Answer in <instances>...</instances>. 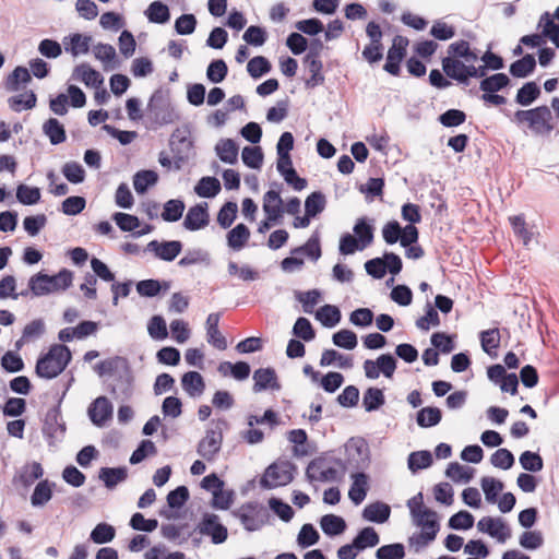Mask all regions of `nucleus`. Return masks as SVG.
Here are the masks:
<instances>
[{"label":"nucleus","mask_w":559,"mask_h":559,"mask_svg":"<svg viewBox=\"0 0 559 559\" xmlns=\"http://www.w3.org/2000/svg\"><path fill=\"white\" fill-rule=\"evenodd\" d=\"M479 56L465 40L452 43L448 47V56L442 59L444 73L460 82L467 83L471 78L485 76V67H477Z\"/></svg>","instance_id":"f257e3e1"},{"label":"nucleus","mask_w":559,"mask_h":559,"mask_svg":"<svg viewBox=\"0 0 559 559\" xmlns=\"http://www.w3.org/2000/svg\"><path fill=\"white\" fill-rule=\"evenodd\" d=\"M406 504L413 524L420 528V532L412 535L408 542L412 547L419 550L436 539L440 531L439 515L436 511L424 504V496L421 492L408 499Z\"/></svg>","instance_id":"f03ea898"},{"label":"nucleus","mask_w":559,"mask_h":559,"mask_svg":"<svg viewBox=\"0 0 559 559\" xmlns=\"http://www.w3.org/2000/svg\"><path fill=\"white\" fill-rule=\"evenodd\" d=\"M73 283V272L60 270L55 275L38 272L28 280L27 288L21 292L22 297H43L67 290Z\"/></svg>","instance_id":"7ed1b4c3"},{"label":"nucleus","mask_w":559,"mask_h":559,"mask_svg":"<svg viewBox=\"0 0 559 559\" xmlns=\"http://www.w3.org/2000/svg\"><path fill=\"white\" fill-rule=\"evenodd\" d=\"M511 121L520 129L534 135L548 134L554 129L552 115L547 106L518 110L511 117Z\"/></svg>","instance_id":"20e7f679"},{"label":"nucleus","mask_w":559,"mask_h":559,"mask_svg":"<svg viewBox=\"0 0 559 559\" xmlns=\"http://www.w3.org/2000/svg\"><path fill=\"white\" fill-rule=\"evenodd\" d=\"M71 353L64 345H53L49 352L38 359L36 373L40 378L52 379L60 374L68 366Z\"/></svg>","instance_id":"39448f33"},{"label":"nucleus","mask_w":559,"mask_h":559,"mask_svg":"<svg viewBox=\"0 0 559 559\" xmlns=\"http://www.w3.org/2000/svg\"><path fill=\"white\" fill-rule=\"evenodd\" d=\"M169 145L174 155V169L180 170L194 155L190 130L188 128L176 129L170 136Z\"/></svg>","instance_id":"423d86ee"},{"label":"nucleus","mask_w":559,"mask_h":559,"mask_svg":"<svg viewBox=\"0 0 559 559\" xmlns=\"http://www.w3.org/2000/svg\"><path fill=\"white\" fill-rule=\"evenodd\" d=\"M306 476L310 483H334L342 478V471L338 462L318 457L308 464Z\"/></svg>","instance_id":"0eeeda50"},{"label":"nucleus","mask_w":559,"mask_h":559,"mask_svg":"<svg viewBox=\"0 0 559 559\" xmlns=\"http://www.w3.org/2000/svg\"><path fill=\"white\" fill-rule=\"evenodd\" d=\"M248 532L261 530L269 521L267 511L257 503H246L233 512Z\"/></svg>","instance_id":"6e6552de"},{"label":"nucleus","mask_w":559,"mask_h":559,"mask_svg":"<svg viewBox=\"0 0 559 559\" xmlns=\"http://www.w3.org/2000/svg\"><path fill=\"white\" fill-rule=\"evenodd\" d=\"M294 471L295 466L288 461L275 462L265 469L261 486L267 489L285 486L293 480Z\"/></svg>","instance_id":"1a4fd4ad"},{"label":"nucleus","mask_w":559,"mask_h":559,"mask_svg":"<svg viewBox=\"0 0 559 559\" xmlns=\"http://www.w3.org/2000/svg\"><path fill=\"white\" fill-rule=\"evenodd\" d=\"M477 530L503 544L511 537V531L501 518L484 516L477 522Z\"/></svg>","instance_id":"9d476101"},{"label":"nucleus","mask_w":559,"mask_h":559,"mask_svg":"<svg viewBox=\"0 0 559 559\" xmlns=\"http://www.w3.org/2000/svg\"><path fill=\"white\" fill-rule=\"evenodd\" d=\"M223 433L219 429H207L205 436L199 441L197 452L204 460L212 462L222 449Z\"/></svg>","instance_id":"9b49d317"},{"label":"nucleus","mask_w":559,"mask_h":559,"mask_svg":"<svg viewBox=\"0 0 559 559\" xmlns=\"http://www.w3.org/2000/svg\"><path fill=\"white\" fill-rule=\"evenodd\" d=\"M408 39L404 36L396 35L393 38L392 47L388 51L384 70L392 75L400 73V63L405 57Z\"/></svg>","instance_id":"f8f14e48"},{"label":"nucleus","mask_w":559,"mask_h":559,"mask_svg":"<svg viewBox=\"0 0 559 559\" xmlns=\"http://www.w3.org/2000/svg\"><path fill=\"white\" fill-rule=\"evenodd\" d=\"M198 530L200 534L210 536L213 544H222L227 539V528L219 523L215 514H206Z\"/></svg>","instance_id":"ddd939ff"},{"label":"nucleus","mask_w":559,"mask_h":559,"mask_svg":"<svg viewBox=\"0 0 559 559\" xmlns=\"http://www.w3.org/2000/svg\"><path fill=\"white\" fill-rule=\"evenodd\" d=\"M87 414L95 426L103 427L112 417V404L106 396H99L90 405Z\"/></svg>","instance_id":"4468645a"},{"label":"nucleus","mask_w":559,"mask_h":559,"mask_svg":"<svg viewBox=\"0 0 559 559\" xmlns=\"http://www.w3.org/2000/svg\"><path fill=\"white\" fill-rule=\"evenodd\" d=\"M253 391L257 393L265 390L278 391L281 389L276 372L273 368L257 369L253 372Z\"/></svg>","instance_id":"2eb2a0df"},{"label":"nucleus","mask_w":559,"mask_h":559,"mask_svg":"<svg viewBox=\"0 0 559 559\" xmlns=\"http://www.w3.org/2000/svg\"><path fill=\"white\" fill-rule=\"evenodd\" d=\"M209 213L207 203L197 204L188 210L183 226L188 230H199L207 226Z\"/></svg>","instance_id":"dca6fc26"},{"label":"nucleus","mask_w":559,"mask_h":559,"mask_svg":"<svg viewBox=\"0 0 559 559\" xmlns=\"http://www.w3.org/2000/svg\"><path fill=\"white\" fill-rule=\"evenodd\" d=\"M182 245L178 240L163 241L152 240L147 245V250L164 261H173L180 253Z\"/></svg>","instance_id":"f3484780"},{"label":"nucleus","mask_w":559,"mask_h":559,"mask_svg":"<svg viewBox=\"0 0 559 559\" xmlns=\"http://www.w3.org/2000/svg\"><path fill=\"white\" fill-rule=\"evenodd\" d=\"M352 485L348 490V498L355 506H359L369 490V477L365 473H354L350 475Z\"/></svg>","instance_id":"a211bd4d"},{"label":"nucleus","mask_w":559,"mask_h":559,"mask_svg":"<svg viewBox=\"0 0 559 559\" xmlns=\"http://www.w3.org/2000/svg\"><path fill=\"white\" fill-rule=\"evenodd\" d=\"M219 313H210L206 318V341L219 350L227 348V341L218 329Z\"/></svg>","instance_id":"6ab92c4d"},{"label":"nucleus","mask_w":559,"mask_h":559,"mask_svg":"<svg viewBox=\"0 0 559 559\" xmlns=\"http://www.w3.org/2000/svg\"><path fill=\"white\" fill-rule=\"evenodd\" d=\"M263 212L265 216H270V221H281L283 217V200L280 192L276 190H269L263 195Z\"/></svg>","instance_id":"aec40b11"},{"label":"nucleus","mask_w":559,"mask_h":559,"mask_svg":"<svg viewBox=\"0 0 559 559\" xmlns=\"http://www.w3.org/2000/svg\"><path fill=\"white\" fill-rule=\"evenodd\" d=\"M92 37L82 34H72L63 38L64 50L73 57L85 55L90 50Z\"/></svg>","instance_id":"412c9836"},{"label":"nucleus","mask_w":559,"mask_h":559,"mask_svg":"<svg viewBox=\"0 0 559 559\" xmlns=\"http://www.w3.org/2000/svg\"><path fill=\"white\" fill-rule=\"evenodd\" d=\"M181 386L190 397H199L205 390V382L199 372L188 371L181 377Z\"/></svg>","instance_id":"4be33fe9"},{"label":"nucleus","mask_w":559,"mask_h":559,"mask_svg":"<svg viewBox=\"0 0 559 559\" xmlns=\"http://www.w3.org/2000/svg\"><path fill=\"white\" fill-rule=\"evenodd\" d=\"M73 78L83 82L86 86L95 88L99 87L104 82L102 74L87 63L76 66L73 71Z\"/></svg>","instance_id":"5701e85b"},{"label":"nucleus","mask_w":559,"mask_h":559,"mask_svg":"<svg viewBox=\"0 0 559 559\" xmlns=\"http://www.w3.org/2000/svg\"><path fill=\"white\" fill-rule=\"evenodd\" d=\"M55 483L43 479L34 488L31 496V504L34 508H41L46 506L52 498Z\"/></svg>","instance_id":"b1692460"},{"label":"nucleus","mask_w":559,"mask_h":559,"mask_svg":"<svg viewBox=\"0 0 559 559\" xmlns=\"http://www.w3.org/2000/svg\"><path fill=\"white\" fill-rule=\"evenodd\" d=\"M390 506L380 501L366 506L362 511V518L366 521L379 524L386 522L390 518Z\"/></svg>","instance_id":"393cba45"},{"label":"nucleus","mask_w":559,"mask_h":559,"mask_svg":"<svg viewBox=\"0 0 559 559\" xmlns=\"http://www.w3.org/2000/svg\"><path fill=\"white\" fill-rule=\"evenodd\" d=\"M43 132L52 145L61 144L67 139L63 124L56 118H49L44 122Z\"/></svg>","instance_id":"a878e982"},{"label":"nucleus","mask_w":559,"mask_h":559,"mask_svg":"<svg viewBox=\"0 0 559 559\" xmlns=\"http://www.w3.org/2000/svg\"><path fill=\"white\" fill-rule=\"evenodd\" d=\"M250 238V230L245 224H238L227 234V243L235 251L241 250Z\"/></svg>","instance_id":"bb28decb"},{"label":"nucleus","mask_w":559,"mask_h":559,"mask_svg":"<svg viewBox=\"0 0 559 559\" xmlns=\"http://www.w3.org/2000/svg\"><path fill=\"white\" fill-rule=\"evenodd\" d=\"M320 365L322 367L336 365L338 368L349 369L353 367V358L335 349H325L321 355Z\"/></svg>","instance_id":"cd10ccee"},{"label":"nucleus","mask_w":559,"mask_h":559,"mask_svg":"<svg viewBox=\"0 0 559 559\" xmlns=\"http://www.w3.org/2000/svg\"><path fill=\"white\" fill-rule=\"evenodd\" d=\"M215 151L219 159L226 164H235L238 160V146L230 139L221 140Z\"/></svg>","instance_id":"c85d7f7f"},{"label":"nucleus","mask_w":559,"mask_h":559,"mask_svg":"<svg viewBox=\"0 0 559 559\" xmlns=\"http://www.w3.org/2000/svg\"><path fill=\"white\" fill-rule=\"evenodd\" d=\"M474 472L475 469L469 466L452 462L448 465L445 475L454 483L467 484L473 478Z\"/></svg>","instance_id":"c756f323"},{"label":"nucleus","mask_w":559,"mask_h":559,"mask_svg":"<svg viewBox=\"0 0 559 559\" xmlns=\"http://www.w3.org/2000/svg\"><path fill=\"white\" fill-rule=\"evenodd\" d=\"M341 311L336 306L324 305L316 312V319L325 328H334L341 321Z\"/></svg>","instance_id":"7c9ffc66"},{"label":"nucleus","mask_w":559,"mask_h":559,"mask_svg":"<svg viewBox=\"0 0 559 559\" xmlns=\"http://www.w3.org/2000/svg\"><path fill=\"white\" fill-rule=\"evenodd\" d=\"M99 479L104 481L108 489L115 488L118 484L122 483L127 478V469L124 467H103L99 471Z\"/></svg>","instance_id":"2f4dec72"},{"label":"nucleus","mask_w":559,"mask_h":559,"mask_svg":"<svg viewBox=\"0 0 559 559\" xmlns=\"http://www.w3.org/2000/svg\"><path fill=\"white\" fill-rule=\"evenodd\" d=\"M356 549L362 551L367 548L376 547L380 543V537L373 527L362 528L354 538Z\"/></svg>","instance_id":"473e14b6"},{"label":"nucleus","mask_w":559,"mask_h":559,"mask_svg":"<svg viewBox=\"0 0 559 559\" xmlns=\"http://www.w3.org/2000/svg\"><path fill=\"white\" fill-rule=\"evenodd\" d=\"M320 526L324 534L329 536H336L345 531L346 523L344 519L338 515L326 514L321 518Z\"/></svg>","instance_id":"72a5a7b5"},{"label":"nucleus","mask_w":559,"mask_h":559,"mask_svg":"<svg viewBox=\"0 0 559 559\" xmlns=\"http://www.w3.org/2000/svg\"><path fill=\"white\" fill-rule=\"evenodd\" d=\"M158 175L154 170H140L133 176V187L138 194H144L148 187L156 185Z\"/></svg>","instance_id":"f704fd0d"},{"label":"nucleus","mask_w":559,"mask_h":559,"mask_svg":"<svg viewBox=\"0 0 559 559\" xmlns=\"http://www.w3.org/2000/svg\"><path fill=\"white\" fill-rule=\"evenodd\" d=\"M221 191V182L215 177H203L194 187V192L201 198H214Z\"/></svg>","instance_id":"c9c22d12"},{"label":"nucleus","mask_w":559,"mask_h":559,"mask_svg":"<svg viewBox=\"0 0 559 559\" xmlns=\"http://www.w3.org/2000/svg\"><path fill=\"white\" fill-rule=\"evenodd\" d=\"M145 15L150 22L156 24H165L170 19L168 7L160 1L152 2L146 9Z\"/></svg>","instance_id":"e433bc0d"},{"label":"nucleus","mask_w":559,"mask_h":559,"mask_svg":"<svg viewBox=\"0 0 559 559\" xmlns=\"http://www.w3.org/2000/svg\"><path fill=\"white\" fill-rule=\"evenodd\" d=\"M326 200L322 192H312L305 201V212L308 217H316L325 209Z\"/></svg>","instance_id":"4c0bfd02"},{"label":"nucleus","mask_w":559,"mask_h":559,"mask_svg":"<svg viewBox=\"0 0 559 559\" xmlns=\"http://www.w3.org/2000/svg\"><path fill=\"white\" fill-rule=\"evenodd\" d=\"M94 56L103 63L105 70L115 68L116 50L111 45L98 44L94 47Z\"/></svg>","instance_id":"58836bf2"},{"label":"nucleus","mask_w":559,"mask_h":559,"mask_svg":"<svg viewBox=\"0 0 559 559\" xmlns=\"http://www.w3.org/2000/svg\"><path fill=\"white\" fill-rule=\"evenodd\" d=\"M116 536V530L108 523H98L90 534V538L95 544L110 543Z\"/></svg>","instance_id":"ea45409f"},{"label":"nucleus","mask_w":559,"mask_h":559,"mask_svg":"<svg viewBox=\"0 0 559 559\" xmlns=\"http://www.w3.org/2000/svg\"><path fill=\"white\" fill-rule=\"evenodd\" d=\"M432 464V455L429 451H416L408 455L407 465L412 473L428 468Z\"/></svg>","instance_id":"a19ab883"},{"label":"nucleus","mask_w":559,"mask_h":559,"mask_svg":"<svg viewBox=\"0 0 559 559\" xmlns=\"http://www.w3.org/2000/svg\"><path fill=\"white\" fill-rule=\"evenodd\" d=\"M355 237L360 241L361 247L367 248L373 240V227L367 223L366 218H358L354 225Z\"/></svg>","instance_id":"79ce46f5"},{"label":"nucleus","mask_w":559,"mask_h":559,"mask_svg":"<svg viewBox=\"0 0 559 559\" xmlns=\"http://www.w3.org/2000/svg\"><path fill=\"white\" fill-rule=\"evenodd\" d=\"M294 254L305 253L311 260L317 261L321 257V247H320V236L318 231H314L312 236L308 239V241L301 246L296 248L293 251Z\"/></svg>","instance_id":"37998d69"},{"label":"nucleus","mask_w":559,"mask_h":559,"mask_svg":"<svg viewBox=\"0 0 559 559\" xmlns=\"http://www.w3.org/2000/svg\"><path fill=\"white\" fill-rule=\"evenodd\" d=\"M44 475V469L38 462H32L22 467L20 480L24 486H31Z\"/></svg>","instance_id":"c03bdc74"},{"label":"nucleus","mask_w":559,"mask_h":559,"mask_svg":"<svg viewBox=\"0 0 559 559\" xmlns=\"http://www.w3.org/2000/svg\"><path fill=\"white\" fill-rule=\"evenodd\" d=\"M16 199L24 205H34L40 200V190L37 187L21 183L16 188Z\"/></svg>","instance_id":"a18cd8bd"},{"label":"nucleus","mask_w":559,"mask_h":559,"mask_svg":"<svg viewBox=\"0 0 559 559\" xmlns=\"http://www.w3.org/2000/svg\"><path fill=\"white\" fill-rule=\"evenodd\" d=\"M540 94V90L535 82L525 83L519 91L515 97L518 104L522 106H530Z\"/></svg>","instance_id":"49530a36"},{"label":"nucleus","mask_w":559,"mask_h":559,"mask_svg":"<svg viewBox=\"0 0 559 559\" xmlns=\"http://www.w3.org/2000/svg\"><path fill=\"white\" fill-rule=\"evenodd\" d=\"M384 402V394L378 388H369L364 394L362 405L367 412L379 409Z\"/></svg>","instance_id":"de8ad7c7"},{"label":"nucleus","mask_w":559,"mask_h":559,"mask_svg":"<svg viewBox=\"0 0 559 559\" xmlns=\"http://www.w3.org/2000/svg\"><path fill=\"white\" fill-rule=\"evenodd\" d=\"M535 64V58L532 55H526L511 64L510 72L513 76L525 78L534 70Z\"/></svg>","instance_id":"09e8293b"},{"label":"nucleus","mask_w":559,"mask_h":559,"mask_svg":"<svg viewBox=\"0 0 559 559\" xmlns=\"http://www.w3.org/2000/svg\"><path fill=\"white\" fill-rule=\"evenodd\" d=\"M31 81V73L24 67H16L7 80V88L17 91Z\"/></svg>","instance_id":"8fccbe9b"},{"label":"nucleus","mask_w":559,"mask_h":559,"mask_svg":"<svg viewBox=\"0 0 559 559\" xmlns=\"http://www.w3.org/2000/svg\"><path fill=\"white\" fill-rule=\"evenodd\" d=\"M480 485L486 500L490 503H495L498 495L503 489V484L493 477L487 476L481 478Z\"/></svg>","instance_id":"3c124183"},{"label":"nucleus","mask_w":559,"mask_h":559,"mask_svg":"<svg viewBox=\"0 0 559 559\" xmlns=\"http://www.w3.org/2000/svg\"><path fill=\"white\" fill-rule=\"evenodd\" d=\"M480 343L485 353L496 355V349L500 344V332L498 329L483 331L480 333Z\"/></svg>","instance_id":"603ef678"},{"label":"nucleus","mask_w":559,"mask_h":559,"mask_svg":"<svg viewBox=\"0 0 559 559\" xmlns=\"http://www.w3.org/2000/svg\"><path fill=\"white\" fill-rule=\"evenodd\" d=\"M185 211V203L181 200H169L164 204L162 218L165 222H177L181 218Z\"/></svg>","instance_id":"864d4df0"},{"label":"nucleus","mask_w":559,"mask_h":559,"mask_svg":"<svg viewBox=\"0 0 559 559\" xmlns=\"http://www.w3.org/2000/svg\"><path fill=\"white\" fill-rule=\"evenodd\" d=\"M241 158L248 167L260 169L263 163V153L259 146H246L242 150Z\"/></svg>","instance_id":"5fc2aeb1"},{"label":"nucleus","mask_w":559,"mask_h":559,"mask_svg":"<svg viewBox=\"0 0 559 559\" xmlns=\"http://www.w3.org/2000/svg\"><path fill=\"white\" fill-rule=\"evenodd\" d=\"M405 547L401 543L383 545L376 551L377 559H404Z\"/></svg>","instance_id":"6e6d98bb"},{"label":"nucleus","mask_w":559,"mask_h":559,"mask_svg":"<svg viewBox=\"0 0 559 559\" xmlns=\"http://www.w3.org/2000/svg\"><path fill=\"white\" fill-rule=\"evenodd\" d=\"M441 411L437 407H424L417 414V424L420 427H432L440 423Z\"/></svg>","instance_id":"4d7b16f0"},{"label":"nucleus","mask_w":559,"mask_h":559,"mask_svg":"<svg viewBox=\"0 0 559 559\" xmlns=\"http://www.w3.org/2000/svg\"><path fill=\"white\" fill-rule=\"evenodd\" d=\"M509 84V78L504 73H497L480 82V90L486 93H496Z\"/></svg>","instance_id":"13d9d810"},{"label":"nucleus","mask_w":559,"mask_h":559,"mask_svg":"<svg viewBox=\"0 0 559 559\" xmlns=\"http://www.w3.org/2000/svg\"><path fill=\"white\" fill-rule=\"evenodd\" d=\"M333 344L337 347L352 350L357 346V335L350 330H341L333 334Z\"/></svg>","instance_id":"bf43d9fd"},{"label":"nucleus","mask_w":559,"mask_h":559,"mask_svg":"<svg viewBox=\"0 0 559 559\" xmlns=\"http://www.w3.org/2000/svg\"><path fill=\"white\" fill-rule=\"evenodd\" d=\"M510 223L512 225L514 234L521 238L524 246H528L533 239L534 233L530 230L525 224L523 216L516 215L510 217Z\"/></svg>","instance_id":"052dcab7"},{"label":"nucleus","mask_w":559,"mask_h":559,"mask_svg":"<svg viewBox=\"0 0 559 559\" xmlns=\"http://www.w3.org/2000/svg\"><path fill=\"white\" fill-rule=\"evenodd\" d=\"M62 174L71 183H81L85 179V170L76 162H68L62 167Z\"/></svg>","instance_id":"680f3d73"},{"label":"nucleus","mask_w":559,"mask_h":559,"mask_svg":"<svg viewBox=\"0 0 559 559\" xmlns=\"http://www.w3.org/2000/svg\"><path fill=\"white\" fill-rule=\"evenodd\" d=\"M319 540V533L313 527L312 524H305L300 528L298 536H297V544L301 548H308L314 544H317Z\"/></svg>","instance_id":"e2e57ef3"},{"label":"nucleus","mask_w":559,"mask_h":559,"mask_svg":"<svg viewBox=\"0 0 559 559\" xmlns=\"http://www.w3.org/2000/svg\"><path fill=\"white\" fill-rule=\"evenodd\" d=\"M112 219L122 231H136L141 226L136 216L122 212L115 213Z\"/></svg>","instance_id":"0e129e2a"},{"label":"nucleus","mask_w":559,"mask_h":559,"mask_svg":"<svg viewBox=\"0 0 559 559\" xmlns=\"http://www.w3.org/2000/svg\"><path fill=\"white\" fill-rule=\"evenodd\" d=\"M360 241L352 234H344L341 236L338 251L343 255L354 254L356 251L366 249L361 247Z\"/></svg>","instance_id":"69168bd1"},{"label":"nucleus","mask_w":559,"mask_h":559,"mask_svg":"<svg viewBox=\"0 0 559 559\" xmlns=\"http://www.w3.org/2000/svg\"><path fill=\"white\" fill-rule=\"evenodd\" d=\"M270 62L262 56L253 57L247 64V71L254 79L262 76L263 74L270 72Z\"/></svg>","instance_id":"338daca9"},{"label":"nucleus","mask_w":559,"mask_h":559,"mask_svg":"<svg viewBox=\"0 0 559 559\" xmlns=\"http://www.w3.org/2000/svg\"><path fill=\"white\" fill-rule=\"evenodd\" d=\"M144 559H186V555L181 551L168 552L164 545H156L145 552Z\"/></svg>","instance_id":"774afa93"}]
</instances>
